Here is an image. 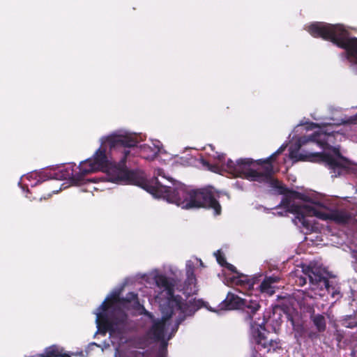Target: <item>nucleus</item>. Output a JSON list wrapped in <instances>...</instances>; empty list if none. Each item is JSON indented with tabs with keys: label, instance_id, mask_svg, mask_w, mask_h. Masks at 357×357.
Returning <instances> with one entry per match:
<instances>
[{
	"label": "nucleus",
	"instance_id": "nucleus-1",
	"mask_svg": "<svg viewBox=\"0 0 357 357\" xmlns=\"http://www.w3.org/2000/svg\"><path fill=\"white\" fill-rule=\"evenodd\" d=\"M146 280H152L155 285V292L153 295L159 303L162 317L155 319L153 315L141 306L137 294L128 293L126 298L121 301L125 308L129 305L134 307H141L144 314V321L151 324L146 335L150 339L162 342V349H166L167 342L172 335L177 331L179 324L186 317L192 316L202 307L204 302L201 300L190 299L183 301L179 296H174L173 287L176 284L174 279L168 278L158 269H154L146 275Z\"/></svg>",
	"mask_w": 357,
	"mask_h": 357
},
{
	"label": "nucleus",
	"instance_id": "nucleus-2",
	"mask_svg": "<svg viewBox=\"0 0 357 357\" xmlns=\"http://www.w3.org/2000/svg\"><path fill=\"white\" fill-rule=\"evenodd\" d=\"M137 137L136 134L123 130L102 137L100 147L92 158L79 163V172L74 169L75 164H69L61 170V176L80 184L83 176L102 171L106 173L108 181L121 184H139L137 173L128 170L126 167V162L130 155V149L137 146Z\"/></svg>",
	"mask_w": 357,
	"mask_h": 357
},
{
	"label": "nucleus",
	"instance_id": "nucleus-3",
	"mask_svg": "<svg viewBox=\"0 0 357 357\" xmlns=\"http://www.w3.org/2000/svg\"><path fill=\"white\" fill-rule=\"evenodd\" d=\"M317 128L311 135L298 138L290 146L289 158L294 162L299 160L321 162L328 169L332 177L346 174L349 169V161L341 155L338 147L331 146L335 137L344 133L321 128L314 123L305 127L306 131Z\"/></svg>",
	"mask_w": 357,
	"mask_h": 357
},
{
	"label": "nucleus",
	"instance_id": "nucleus-4",
	"mask_svg": "<svg viewBox=\"0 0 357 357\" xmlns=\"http://www.w3.org/2000/svg\"><path fill=\"white\" fill-rule=\"evenodd\" d=\"M284 211H277L278 215H286L287 213L294 215L292 221L295 225L305 231L306 234L320 231L319 224L310 218L316 217L322 220H333L337 223H347L351 215L343 210H332L319 202H312L304 195L294 192L284 197L280 204Z\"/></svg>",
	"mask_w": 357,
	"mask_h": 357
},
{
	"label": "nucleus",
	"instance_id": "nucleus-5",
	"mask_svg": "<svg viewBox=\"0 0 357 357\" xmlns=\"http://www.w3.org/2000/svg\"><path fill=\"white\" fill-rule=\"evenodd\" d=\"M172 184V187L166 185L155 178L146 185V190L154 197L162 198L183 209L203 207L212 209L215 215L220 214L221 206L218 201L219 195L213 188L193 189L181 183Z\"/></svg>",
	"mask_w": 357,
	"mask_h": 357
},
{
	"label": "nucleus",
	"instance_id": "nucleus-6",
	"mask_svg": "<svg viewBox=\"0 0 357 357\" xmlns=\"http://www.w3.org/2000/svg\"><path fill=\"white\" fill-rule=\"evenodd\" d=\"M286 147L287 144H284L266 159H260L257 161L245 158L239 159L234 162L228 159L225 165L223 162L225 158V154L215 153L213 156L218 158L222 165L235 176L242 177L251 181L269 182L274 173L273 165L269 160L282 153Z\"/></svg>",
	"mask_w": 357,
	"mask_h": 357
},
{
	"label": "nucleus",
	"instance_id": "nucleus-7",
	"mask_svg": "<svg viewBox=\"0 0 357 357\" xmlns=\"http://www.w3.org/2000/svg\"><path fill=\"white\" fill-rule=\"evenodd\" d=\"M307 30L312 36L330 40L344 49L342 59L348 60L351 64H357V38L349 37L342 24L314 22L307 26Z\"/></svg>",
	"mask_w": 357,
	"mask_h": 357
},
{
	"label": "nucleus",
	"instance_id": "nucleus-8",
	"mask_svg": "<svg viewBox=\"0 0 357 357\" xmlns=\"http://www.w3.org/2000/svg\"><path fill=\"white\" fill-rule=\"evenodd\" d=\"M118 301L115 294L107 296L95 312L98 331L105 334L106 331L111 336L116 332L121 333L127 324V315L120 308H116Z\"/></svg>",
	"mask_w": 357,
	"mask_h": 357
},
{
	"label": "nucleus",
	"instance_id": "nucleus-9",
	"mask_svg": "<svg viewBox=\"0 0 357 357\" xmlns=\"http://www.w3.org/2000/svg\"><path fill=\"white\" fill-rule=\"evenodd\" d=\"M220 310H241L247 313L245 321L250 324H255L252 321L253 316L260 308L259 300L257 296L252 298L249 294L245 298H241L238 296L229 293L227 298L218 305Z\"/></svg>",
	"mask_w": 357,
	"mask_h": 357
},
{
	"label": "nucleus",
	"instance_id": "nucleus-10",
	"mask_svg": "<svg viewBox=\"0 0 357 357\" xmlns=\"http://www.w3.org/2000/svg\"><path fill=\"white\" fill-rule=\"evenodd\" d=\"M307 276L310 280V289L307 292V296L310 298L321 297L324 296L326 291H328L333 298L338 299L341 297L340 288L337 286V284L331 283L319 272L309 270Z\"/></svg>",
	"mask_w": 357,
	"mask_h": 357
},
{
	"label": "nucleus",
	"instance_id": "nucleus-11",
	"mask_svg": "<svg viewBox=\"0 0 357 357\" xmlns=\"http://www.w3.org/2000/svg\"><path fill=\"white\" fill-rule=\"evenodd\" d=\"M264 328L261 324H251L250 335L255 340L257 349H264L267 352L275 351L278 349L281 348V343L279 339L272 340L268 339L264 335Z\"/></svg>",
	"mask_w": 357,
	"mask_h": 357
},
{
	"label": "nucleus",
	"instance_id": "nucleus-12",
	"mask_svg": "<svg viewBox=\"0 0 357 357\" xmlns=\"http://www.w3.org/2000/svg\"><path fill=\"white\" fill-rule=\"evenodd\" d=\"M198 264L201 266H203L202 260L197 257H192L186 261V279L183 287V293L186 295L195 294L198 291L197 279L194 273L195 266Z\"/></svg>",
	"mask_w": 357,
	"mask_h": 357
},
{
	"label": "nucleus",
	"instance_id": "nucleus-13",
	"mask_svg": "<svg viewBox=\"0 0 357 357\" xmlns=\"http://www.w3.org/2000/svg\"><path fill=\"white\" fill-rule=\"evenodd\" d=\"M55 174H51L49 170H44L40 172H33L23 176L21 181L24 182L23 186H21L23 190L25 188L34 187L40 183H42L50 178H54Z\"/></svg>",
	"mask_w": 357,
	"mask_h": 357
},
{
	"label": "nucleus",
	"instance_id": "nucleus-14",
	"mask_svg": "<svg viewBox=\"0 0 357 357\" xmlns=\"http://www.w3.org/2000/svg\"><path fill=\"white\" fill-rule=\"evenodd\" d=\"M142 156L149 160H153L158 154L166 153L162 149V144L158 140H151V144L140 146Z\"/></svg>",
	"mask_w": 357,
	"mask_h": 357
},
{
	"label": "nucleus",
	"instance_id": "nucleus-15",
	"mask_svg": "<svg viewBox=\"0 0 357 357\" xmlns=\"http://www.w3.org/2000/svg\"><path fill=\"white\" fill-rule=\"evenodd\" d=\"M31 357H67L64 349L56 344L47 347L43 354H36Z\"/></svg>",
	"mask_w": 357,
	"mask_h": 357
},
{
	"label": "nucleus",
	"instance_id": "nucleus-16",
	"mask_svg": "<svg viewBox=\"0 0 357 357\" xmlns=\"http://www.w3.org/2000/svg\"><path fill=\"white\" fill-rule=\"evenodd\" d=\"M231 283L243 287L248 290H250L254 288L255 283V279H249L247 275H237L231 278Z\"/></svg>",
	"mask_w": 357,
	"mask_h": 357
},
{
	"label": "nucleus",
	"instance_id": "nucleus-17",
	"mask_svg": "<svg viewBox=\"0 0 357 357\" xmlns=\"http://www.w3.org/2000/svg\"><path fill=\"white\" fill-rule=\"evenodd\" d=\"M277 282V277H270L265 278L259 286L261 292L267 294L269 296L273 295L275 293V288L273 284Z\"/></svg>",
	"mask_w": 357,
	"mask_h": 357
},
{
	"label": "nucleus",
	"instance_id": "nucleus-18",
	"mask_svg": "<svg viewBox=\"0 0 357 357\" xmlns=\"http://www.w3.org/2000/svg\"><path fill=\"white\" fill-rule=\"evenodd\" d=\"M314 325L319 332L325 331L326 327V322L325 317L321 314H317L312 319Z\"/></svg>",
	"mask_w": 357,
	"mask_h": 357
},
{
	"label": "nucleus",
	"instance_id": "nucleus-19",
	"mask_svg": "<svg viewBox=\"0 0 357 357\" xmlns=\"http://www.w3.org/2000/svg\"><path fill=\"white\" fill-rule=\"evenodd\" d=\"M342 326L352 328L357 326V316L356 315H349L347 316L343 320L342 323Z\"/></svg>",
	"mask_w": 357,
	"mask_h": 357
},
{
	"label": "nucleus",
	"instance_id": "nucleus-20",
	"mask_svg": "<svg viewBox=\"0 0 357 357\" xmlns=\"http://www.w3.org/2000/svg\"><path fill=\"white\" fill-rule=\"evenodd\" d=\"M293 329L294 331V337L297 340H299L304 334L305 330L302 325H295L293 322Z\"/></svg>",
	"mask_w": 357,
	"mask_h": 357
},
{
	"label": "nucleus",
	"instance_id": "nucleus-21",
	"mask_svg": "<svg viewBox=\"0 0 357 357\" xmlns=\"http://www.w3.org/2000/svg\"><path fill=\"white\" fill-rule=\"evenodd\" d=\"M214 255L215 256L218 264H220L221 266H224L226 261H225L222 252L220 250H217L214 253Z\"/></svg>",
	"mask_w": 357,
	"mask_h": 357
},
{
	"label": "nucleus",
	"instance_id": "nucleus-22",
	"mask_svg": "<svg viewBox=\"0 0 357 357\" xmlns=\"http://www.w3.org/2000/svg\"><path fill=\"white\" fill-rule=\"evenodd\" d=\"M155 175L157 176H161L162 178L167 179V181H170V178L168 176H166L165 174L164 171L162 169H157L155 170Z\"/></svg>",
	"mask_w": 357,
	"mask_h": 357
},
{
	"label": "nucleus",
	"instance_id": "nucleus-23",
	"mask_svg": "<svg viewBox=\"0 0 357 357\" xmlns=\"http://www.w3.org/2000/svg\"><path fill=\"white\" fill-rule=\"evenodd\" d=\"M296 283H298V284L303 286L306 284V278H303L302 276H300L298 278V279L296 280Z\"/></svg>",
	"mask_w": 357,
	"mask_h": 357
},
{
	"label": "nucleus",
	"instance_id": "nucleus-24",
	"mask_svg": "<svg viewBox=\"0 0 357 357\" xmlns=\"http://www.w3.org/2000/svg\"><path fill=\"white\" fill-rule=\"evenodd\" d=\"M224 266H225L231 272L236 273V267L232 264L225 262Z\"/></svg>",
	"mask_w": 357,
	"mask_h": 357
},
{
	"label": "nucleus",
	"instance_id": "nucleus-25",
	"mask_svg": "<svg viewBox=\"0 0 357 357\" xmlns=\"http://www.w3.org/2000/svg\"><path fill=\"white\" fill-rule=\"evenodd\" d=\"M202 162H203V164H204V165L207 166V167H208V169H209L210 170H211L212 172H216V169H217V167H211V166L209 165V164H208V162H205L204 160H202Z\"/></svg>",
	"mask_w": 357,
	"mask_h": 357
},
{
	"label": "nucleus",
	"instance_id": "nucleus-26",
	"mask_svg": "<svg viewBox=\"0 0 357 357\" xmlns=\"http://www.w3.org/2000/svg\"><path fill=\"white\" fill-rule=\"evenodd\" d=\"M250 357H261V355L256 351V349H254L252 351L251 355Z\"/></svg>",
	"mask_w": 357,
	"mask_h": 357
},
{
	"label": "nucleus",
	"instance_id": "nucleus-27",
	"mask_svg": "<svg viewBox=\"0 0 357 357\" xmlns=\"http://www.w3.org/2000/svg\"><path fill=\"white\" fill-rule=\"evenodd\" d=\"M170 271L172 272V273L175 275V276H177L178 274V275H181V271L178 270L177 268H174V271H173L172 268H170Z\"/></svg>",
	"mask_w": 357,
	"mask_h": 357
},
{
	"label": "nucleus",
	"instance_id": "nucleus-28",
	"mask_svg": "<svg viewBox=\"0 0 357 357\" xmlns=\"http://www.w3.org/2000/svg\"><path fill=\"white\" fill-rule=\"evenodd\" d=\"M351 121H354V123H353V126L354 127L355 129H357V114L352 117Z\"/></svg>",
	"mask_w": 357,
	"mask_h": 357
},
{
	"label": "nucleus",
	"instance_id": "nucleus-29",
	"mask_svg": "<svg viewBox=\"0 0 357 357\" xmlns=\"http://www.w3.org/2000/svg\"><path fill=\"white\" fill-rule=\"evenodd\" d=\"M351 256L355 259L356 262H357V250H352Z\"/></svg>",
	"mask_w": 357,
	"mask_h": 357
},
{
	"label": "nucleus",
	"instance_id": "nucleus-30",
	"mask_svg": "<svg viewBox=\"0 0 357 357\" xmlns=\"http://www.w3.org/2000/svg\"><path fill=\"white\" fill-rule=\"evenodd\" d=\"M114 357H121V353L119 350V349H116V351H115V354H114Z\"/></svg>",
	"mask_w": 357,
	"mask_h": 357
},
{
	"label": "nucleus",
	"instance_id": "nucleus-31",
	"mask_svg": "<svg viewBox=\"0 0 357 357\" xmlns=\"http://www.w3.org/2000/svg\"><path fill=\"white\" fill-rule=\"evenodd\" d=\"M351 126L349 125H346L344 127V131H347L348 130V128H350Z\"/></svg>",
	"mask_w": 357,
	"mask_h": 357
},
{
	"label": "nucleus",
	"instance_id": "nucleus-32",
	"mask_svg": "<svg viewBox=\"0 0 357 357\" xmlns=\"http://www.w3.org/2000/svg\"><path fill=\"white\" fill-rule=\"evenodd\" d=\"M306 238H307V239H309V240H310V241H314L312 238L307 237Z\"/></svg>",
	"mask_w": 357,
	"mask_h": 357
},
{
	"label": "nucleus",
	"instance_id": "nucleus-33",
	"mask_svg": "<svg viewBox=\"0 0 357 357\" xmlns=\"http://www.w3.org/2000/svg\"><path fill=\"white\" fill-rule=\"evenodd\" d=\"M279 191H280V193H284V190H282V188L280 189V190H279Z\"/></svg>",
	"mask_w": 357,
	"mask_h": 357
},
{
	"label": "nucleus",
	"instance_id": "nucleus-34",
	"mask_svg": "<svg viewBox=\"0 0 357 357\" xmlns=\"http://www.w3.org/2000/svg\"><path fill=\"white\" fill-rule=\"evenodd\" d=\"M209 310H211V311H212V312H217L216 310H213V309H209Z\"/></svg>",
	"mask_w": 357,
	"mask_h": 357
},
{
	"label": "nucleus",
	"instance_id": "nucleus-35",
	"mask_svg": "<svg viewBox=\"0 0 357 357\" xmlns=\"http://www.w3.org/2000/svg\"><path fill=\"white\" fill-rule=\"evenodd\" d=\"M93 345H96V346H98V344L96 343H92Z\"/></svg>",
	"mask_w": 357,
	"mask_h": 357
},
{
	"label": "nucleus",
	"instance_id": "nucleus-36",
	"mask_svg": "<svg viewBox=\"0 0 357 357\" xmlns=\"http://www.w3.org/2000/svg\"><path fill=\"white\" fill-rule=\"evenodd\" d=\"M356 192H357V189H356Z\"/></svg>",
	"mask_w": 357,
	"mask_h": 357
},
{
	"label": "nucleus",
	"instance_id": "nucleus-37",
	"mask_svg": "<svg viewBox=\"0 0 357 357\" xmlns=\"http://www.w3.org/2000/svg\"><path fill=\"white\" fill-rule=\"evenodd\" d=\"M356 204H357V202H356Z\"/></svg>",
	"mask_w": 357,
	"mask_h": 357
}]
</instances>
